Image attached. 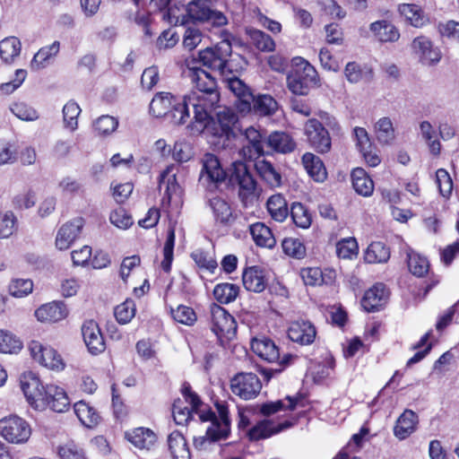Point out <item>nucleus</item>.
<instances>
[{"mask_svg": "<svg viewBox=\"0 0 459 459\" xmlns=\"http://www.w3.org/2000/svg\"><path fill=\"white\" fill-rule=\"evenodd\" d=\"M189 77L197 89V91L189 94V101L190 103H196L195 105L199 107V110H201L196 114L197 118L204 120L206 117V112L210 114L220 100V95L216 91V81L202 68L190 69Z\"/></svg>", "mask_w": 459, "mask_h": 459, "instance_id": "f257e3e1", "label": "nucleus"}, {"mask_svg": "<svg viewBox=\"0 0 459 459\" xmlns=\"http://www.w3.org/2000/svg\"><path fill=\"white\" fill-rule=\"evenodd\" d=\"M215 407L218 415L211 409L200 412L201 421H210L211 425L207 428L205 436L195 437L194 446L196 449H207V446L212 442L226 439L230 434V420L227 404L224 402L217 401Z\"/></svg>", "mask_w": 459, "mask_h": 459, "instance_id": "f03ea898", "label": "nucleus"}, {"mask_svg": "<svg viewBox=\"0 0 459 459\" xmlns=\"http://www.w3.org/2000/svg\"><path fill=\"white\" fill-rule=\"evenodd\" d=\"M152 1L155 2L159 8L167 6L170 2V0ZM212 1L191 0L186 5V14L193 21L205 23L208 28H221L227 25L228 19L222 12L210 7Z\"/></svg>", "mask_w": 459, "mask_h": 459, "instance_id": "7ed1b4c3", "label": "nucleus"}, {"mask_svg": "<svg viewBox=\"0 0 459 459\" xmlns=\"http://www.w3.org/2000/svg\"><path fill=\"white\" fill-rule=\"evenodd\" d=\"M317 83V73L303 57L292 59V68L287 75V87L294 95H307Z\"/></svg>", "mask_w": 459, "mask_h": 459, "instance_id": "20e7f679", "label": "nucleus"}, {"mask_svg": "<svg viewBox=\"0 0 459 459\" xmlns=\"http://www.w3.org/2000/svg\"><path fill=\"white\" fill-rule=\"evenodd\" d=\"M232 53L231 43L223 39L212 48H206L199 52L203 65L216 71L222 77L233 73L234 61L230 59Z\"/></svg>", "mask_w": 459, "mask_h": 459, "instance_id": "39448f33", "label": "nucleus"}, {"mask_svg": "<svg viewBox=\"0 0 459 459\" xmlns=\"http://www.w3.org/2000/svg\"><path fill=\"white\" fill-rule=\"evenodd\" d=\"M251 348L253 351L261 359L270 362H278L277 367L274 368H264L263 374L267 380L273 377L275 374H280L294 359V356L287 353L281 359L280 350L276 344L269 338H255L251 342Z\"/></svg>", "mask_w": 459, "mask_h": 459, "instance_id": "423d86ee", "label": "nucleus"}, {"mask_svg": "<svg viewBox=\"0 0 459 459\" xmlns=\"http://www.w3.org/2000/svg\"><path fill=\"white\" fill-rule=\"evenodd\" d=\"M229 179L232 186H238V196L245 206L252 205L259 196V189L247 165L241 161L233 162Z\"/></svg>", "mask_w": 459, "mask_h": 459, "instance_id": "0eeeda50", "label": "nucleus"}, {"mask_svg": "<svg viewBox=\"0 0 459 459\" xmlns=\"http://www.w3.org/2000/svg\"><path fill=\"white\" fill-rule=\"evenodd\" d=\"M189 100V95L177 97L169 110L168 121L175 126L186 124L190 117L189 108L191 107L194 111V117L193 122L188 125V127L193 134H201L210 122V114L206 112V117L204 120H199L196 114L200 108L195 105V103H190Z\"/></svg>", "mask_w": 459, "mask_h": 459, "instance_id": "6e6552de", "label": "nucleus"}, {"mask_svg": "<svg viewBox=\"0 0 459 459\" xmlns=\"http://www.w3.org/2000/svg\"><path fill=\"white\" fill-rule=\"evenodd\" d=\"M211 330L216 335L223 348H229L237 336V322L235 318L221 306L212 303L210 306Z\"/></svg>", "mask_w": 459, "mask_h": 459, "instance_id": "1a4fd4ad", "label": "nucleus"}, {"mask_svg": "<svg viewBox=\"0 0 459 459\" xmlns=\"http://www.w3.org/2000/svg\"><path fill=\"white\" fill-rule=\"evenodd\" d=\"M202 169L199 174V185L209 192H214L229 177L219 159L212 153H205L201 159Z\"/></svg>", "mask_w": 459, "mask_h": 459, "instance_id": "9d476101", "label": "nucleus"}, {"mask_svg": "<svg viewBox=\"0 0 459 459\" xmlns=\"http://www.w3.org/2000/svg\"><path fill=\"white\" fill-rule=\"evenodd\" d=\"M0 435L9 443L23 444L29 440L31 428L22 417L10 415L0 420Z\"/></svg>", "mask_w": 459, "mask_h": 459, "instance_id": "9b49d317", "label": "nucleus"}, {"mask_svg": "<svg viewBox=\"0 0 459 459\" xmlns=\"http://www.w3.org/2000/svg\"><path fill=\"white\" fill-rule=\"evenodd\" d=\"M305 135L310 147L316 152L328 153L332 148V139L328 130L320 120L316 118L308 119L304 127Z\"/></svg>", "mask_w": 459, "mask_h": 459, "instance_id": "f8f14e48", "label": "nucleus"}, {"mask_svg": "<svg viewBox=\"0 0 459 459\" xmlns=\"http://www.w3.org/2000/svg\"><path fill=\"white\" fill-rule=\"evenodd\" d=\"M232 393L243 400L255 398L262 388L259 377L254 373H239L230 380Z\"/></svg>", "mask_w": 459, "mask_h": 459, "instance_id": "ddd939ff", "label": "nucleus"}, {"mask_svg": "<svg viewBox=\"0 0 459 459\" xmlns=\"http://www.w3.org/2000/svg\"><path fill=\"white\" fill-rule=\"evenodd\" d=\"M70 405L69 398L62 387L55 385H47L42 396L39 398L36 410L43 411L49 407L56 412L65 411Z\"/></svg>", "mask_w": 459, "mask_h": 459, "instance_id": "4468645a", "label": "nucleus"}, {"mask_svg": "<svg viewBox=\"0 0 459 459\" xmlns=\"http://www.w3.org/2000/svg\"><path fill=\"white\" fill-rule=\"evenodd\" d=\"M238 117L233 111L227 109L217 114V120L214 121L210 115V122L205 127L211 134L220 139L229 141L235 137V127Z\"/></svg>", "mask_w": 459, "mask_h": 459, "instance_id": "2eb2a0df", "label": "nucleus"}, {"mask_svg": "<svg viewBox=\"0 0 459 459\" xmlns=\"http://www.w3.org/2000/svg\"><path fill=\"white\" fill-rule=\"evenodd\" d=\"M235 73L236 69L234 66L233 73L230 75H223L222 80L226 87L238 98V109L241 113H249L251 108L250 100H252L253 93L249 87Z\"/></svg>", "mask_w": 459, "mask_h": 459, "instance_id": "dca6fc26", "label": "nucleus"}, {"mask_svg": "<svg viewBox=\"0 0 459 459\" xmlns=\"http://www.w3.org/2000/svg\"><path fill=\"white\" fill-rule=\"evenodd\" d=\"M34 360L52 370H63L65 362L60 354L49 346H42L39 342H32L30 346Z\"/></svg>", "mask_w": 459, "mask_h": 459, "instance_id": "f3484780", "label": "nucleus"}, {"mask_svg": "<svg viewBox=\"0 0 459 459\" xmlns=\"http://www.w3.org/2000/svg\"><path fill=\"white\" fill-rule=\"evenodd\" d=\"M411 49L425 65H435L441 60L442 54L438 48L434 47L431 40L425 36H419L411 42Z\"/></svg>", "mask_w": 459, "mask_h": 459, "instance_id": "a211bd4d", "label": "nucleus"}, {"mask_svg": "<svg viewBox=\"0 0 459 459\" xmlns=\"http://www.w3.org/2000/svg\"><path fill=\"white\" fill-rule=\"evenodd\" d=\"M82 333L85 345L91 354L97 355L105 351L106 343L99 325L95 321L84 322L82 326Z\"/></svg>", "mask_w": 459, "mask_h": 459, "instance_id": "6ab92c4d", "label": "nucleus"}, {"mask_svg": "<svg viewBox=\"0 0 459 459\" xmlns=\"http://www.w3.org/2000/svg\"><path fill=\"white\" fill-rule=\"evenodd\" d=\"M82 227V218H75L62 225L56 238V247L59 250L68 249L80 236Z\"/></svg>", "mask_w": 459, "mask_h": 459, "instance_id": "aec40b11", "label": "nucleus"}, {"mask_svg": "<svg viewBox=\"0 0 459 459\" xmlns=\"http://www.w3.org/2000/svg\"><path fill=\"white\" fill-rule=\"evenodd\" d=\"M388 295L385 285L377 283L365 292L361 299V306L369 313L378 311L387 303Z\"/></svg>", "mask_w": 459, "mask_h": 459, "instance_id": "412c9836", "label": "nucleus"}, {"mask_svg": "<svg viewBox=\"0 0 459 459\" xmlns=\"http://www.w3.org/2000/svg\"><path fill=\"white\" fill-rule=\"evenodd\" d=\"M316 330L314 325L307 320H297L290 324L288 329V337L294 342L301 345H309L314 342Z\"/></svg>", "mask_w": 459, "mask_h": 459, "instance_id": "4be33fe9", "label": "nucleus"}, {"mask_svg": "<svg viewBox=\"0 0 459 459\" xmlns=\"http://www.w3.org/2000/svg\"><path fill=\"white\" fill-rule=\"evenodd\" d=\"M245 138L248 145L245 146L244 152H247L250 159L264 155L266 151V135L264 133L258 131L254 126L247 127L244 132ZM247 155V153H245Z\"/></svg>", "mask_w": 459, "mask_h": 459, "instance_id": "5701e85b", "label": "nucleus"}, {"mask_svg": "<svg viewBox=\"0 0 459 459\" xmlns=\"http://www.w3.org/2000/svg\"><path fill=\"white\" fill-rule=\"evenodd\" d=\"M68 316L66 306L61 301H53L40 306L35 311L37 319L43 323H56Z\"/></svg>", "mask_w": 459, "mask_h": 459, "instance_id": "b1692460", "label": "nucleus"}, {"mask_svg": "<svg viewBox=\"0 0 459 459\" xmlns=\"http://www.w3.org/2000/svg\"><path fill=\"white\" fill-rule=\"evenodd\" d=\"M174 166L168 167L160 176L159 188H164L163 201L170 203L173 198H179L181 195V186L177 181Z\"/></svg>", "mask_w": 459, "mask_h": 459, "instance_id": "393cba45", "label": "nucleus"}, {"mask_svg": "<svg viewBox=\"0 0 459 459\" xmlns=\"http://www.w3.org/2000/svg\"><path fill=\"white\" fill-rule=\"evenodd\" d=\"M21 387L28 403L36 409L38 400L45 389L39 378L32 372L26 373L21 379Z\"/></svg>", "mask_w": 459, "mask_h": 459, "instance_id": "a878e982", "label": "nucleus"}, {"mask_svg": "<svg viewBox=\"0 0 459 459\" xmlns=\"http://www.w3.org/2000/svg\"><path fill=\"white\" fill-rule=\"evenodd\" d=\"M374 37L382 43L396 42L400 38L399 30L387 20L374 22L369 26Z\"/></svg>", "mask_w": 459, "mask_h": 459, "instance_id": "bb28decb", "label": "nucleus"}, {"mask_svg": "<svg viewBox=\"0 0 459 459\" xmlns=\"http://www.w3.org/2000/svg\"><path fill=\"white\" fill-rule=\"evenodd\" d=\"M126 439L139 449L150 450L156 443L155 433L147 428H135L126 432Z\"/></svg>", "mask_w": 459, "mask_h": 459, "instance_id": "cd10ccee", "label": "nucleus"}, {"mask_svg": "<svg viewBox=\"0 0 459 459\" xmlns=\"http://www.w3.org/2000/svg\"><path fill=\"white\" fill-rule=\"evenodd\" d=\"M266 148L281 153H290L296 148L292 137L281 131H274L266 137Z\"/></svg>", "mask_w": 459, "mask_h": 459, "instance_id": "c85d7f7f", "label": "nucleus"}, {"mask_svg": "<svg viewBox=\"0 0 459 459\" xmlns=\"http://www.w3.org/2000/svg\"><path fill=\"white\" fill-rule=\"evenodd\" d=\"M59 51L60 42L58 40H55L52 44L42 47L34 55L30 62V68L35 71L46 68L54 61Z\"/></svg>", "mask_w": 459, "mask_h": 459, "instance_id": "c756f323", "label": "nucleus"}, {"mask_svg": "<svg viewBox=\"0 0 459 459\" xmlns=\"http://www.w3.org/2000/svg\"><path fill=\"white\" fill-rule=\"evenodd\" d=\"M242 281L247 290L256 293L264 290L267 285L264 271L258 266L246 269L242 274Z\"/></svg>", "mask_w": 459, "mask_h": 459, "instance_id": "7c9ffc66", "label": "nucleus"}, {"mask_svg": "<svg viewBox=\"0 0 459 459\" xmlns=\"http://www.w3.org/2000/svg\"><path fill=\"white\" fill-rule=\"evenodd\" d=\"M250 111L255 116L268 117L275 113L278 108L276 100L268 94L252 95L250 100Z\"/></svg>", "mask_w": 459, "mask_h": 459, "instance_id": "2f4dec72", "label": "nucleus"}, {"mask_svg": "<svg viewBox=\"0 0 459 459\" xmlns=\"http://www.w3.org/2000/svg\"><path fill=\"white\" fill-rule=\"evenodd\" d=\"M302 164L308 175L316 182H324L327 178V172L322 160L311 153L306 152L302 156Z\"/></svg>", "mask_w": 459, "mask_h": 459, "instance_id": "473e14b6", "label": "nucleus"}, {"mask_svg": "<svg viewBox=\"0 0 459 459\" xmlns=\"http://www.w3.org/2000/svg\"><path fill=\"white\" fill-rule=\"evenodd\" d=\"M177 96L169 92H159L150 103V113L156 117H165L168 120L169 110Z\"/></svg>", "mask_w": 459, "mask_h": 459, "instance_id": "72a5a7b5", "label": "nucleus"}, {"mask_svg": "<svg viewBox=\"0 0 459 459\" xmlns=\"http://www.w3.org/2000/svg\"><path fill=\"white\" fill-rule=\"evenodd\" d=\"M417 423V414L411 410H405L396 421L394 429V436L401 440L405 439L414 432Z\"/></svg>", "mask_w": 459, "mask_h": 459, "instance_id": "f704fd0d", "label": "nucleus"}, {"mask_svg": "<svg viewBox=\"0 0 459 459\" xmlns=\"http://www.w3.org/2000/svg\"><path fill=\"white\" fill-rule=\"evenodd\" d=\"M168 446L172 459H191V454L184 436L178 430L168 437Z\"/></svg>", "mask_w": 459, "mask_h": 459, "instance_id": "c9c22d12", "label": "nucleus"}, {"mask_svg": "<svg viewBox=\"0 0 459 459\" xmlns=\"http://www.w3.org/2000/svg\"><path fill=\"white\" fill-rule=\"evenodd\" d=\"M208 205L217 222L226 225L233 221L231 207L223 198L220 196L210 198Z\"/></svg>", "mask_w": 459, "mask_h": 459, "instance_id": "e433bc0d", "label": "nucleus"}, {"mask_svg": "<svg viewBox=\"0 0 459 459\" xmlns=\"http://www.w3.org/2000/svg\"><path fill=\"white\" fill-rule=\"evenodd\" d=\"M352 186L356 193L362 196H370L374 191L373 180L361 169H354L351 172Z\"/></svg>", "mask_w": 459, "mask_h": 459, "instance_id": "4c0bfd02", "label": "nucleus"}, {"mask_svg": "<svg viewBox=\"0 0 459 459\" xmlns=\"http://www.w3.org/2000/svg\"><path fill=\"white\" fill-rule=\"evenodd\" d=\"M250 233L257 246L273 248L276 244L271 229L262 222L252 224L250 226Z\"/></svg>", "mask_w": 459, "mask_h": 459, "instance_id": "58836bf2", "label": "nucleus"}, {"mask_svg": "<svg viewBox=\"0 0 459 459\" xmlns=\"http://www.w3.org/2000/svg\"><path fill=\"white\" fill-rule=\"evenodd\" d=\"M74 412L80 421L87 428L95 427L100 421V415L95 408L89 405L84 401H79L74 403Z\"/></svg>", "mask_w": 459, "mask_h": 459, "instance_id": "ea45409f", "label": "nucleus"}, {"mask_svg": "<svg viewBox=\"0 0 459 459\" xmlns=\"http://www.w3.org/2000/svg\"><path fill=\"white\" fill-rule=\"evenodd\" d=\"M255 169L270 187H278L281 185V176L271 162L259 160L255 163Z\"/></svg>", "mask_w": 459, "mask_h": 459, "instance_id": "a19ab883", "label": "nucleus"}, {"mask_svg": "<svg viewBox=\"0 0 459 459\" xmlns=\"http://www.w3.org/2000/svg\"><path fill=\"white\" fill-rule=\"evenodd\" d=\"M266 206L271 217L276 221L281 222L289 215L287 202L281 194L272 195Z\"/></svg>", "mask_w": 459, "mask_h": 459, "instance_id": "79ce46f5", "label": "nucleus"}, {"mask_svg": "<svg viewBox=\"0 0 459 459\" xmlns=\"http://www.w3.org/2000/svg\"><path fill=\"white\" fill-rule=\"evenodd\" d=\"M390 257L389 248L380 241L372 242L365 253V261L368 264L385 263Z\"/></svg>", "mask_w": 459, "mask_h": 459, "instance_id": "37998d69", "label": "nucleus"}, {"mask_svg": "<svg viewBox=\"0 0 459 459\" xmlns=\"http://www.w3.org/2000/svg\"><path fill=\"white\" fill-rule=\"evenodd\" d=\"M22 44L18 38L8 37L0 41V56L4 63H11L21 53Z\"/></svg>", "mask_w": 459, "mask_h": 459, "instance_id": "c03bdc74", "label": "nucleus"}, {"mask_svg": "<svg viewBox=\"0 0 459 459\" xmlns=\"http://www.w3.org/2000/svg\"><path fill=\"white\" fill-rule=\"evenodd\" d=\"M398 10L413 27L420 28L427 22L420 7L416 4H403L399 5Z\"/></svg>", "mask_w": 459, "mask_h": 459, "instance_id": "a18cd8bd", "label": "nucleus"}, {"mask_svg": "<svg viewBox=\"0 0 459 459\" xmlns=\"http://www.w3.org/2000/svg\"><path fill=\"white\" fill-rule=\"evenodd\" d=\"M239 292V287L233 283H219L214 287L213 296L221 304L234 301Z\"/></svg>", "mask_w": 459, "mask_h": 459, "instance_id": "49530a36", "label": "nucleus"}, {"mask_svg": "<svg viewBox=\"0 0 459 459\" xmlns=\"http://www.w3.org/2000/svg\"><path fill=\"white\" fill-rule=\"evenodd\" d=\"M289 213L297 227L302 229H307L310 227L312 223L311 214L301 203H293Z\"/></svg>", "mask_w": 459, "mask_h": 459, "instance_id": "de8ad7c7", "label": "nucleus"}, {"mask_svg": "<svg viewBox=\"0 0 459 459\" xmlns=\"http://www.w3.org/2000/svg\"><path fill=\"white\" fill-rule=\"evenodd\" d=\"M18 219L13 211L0 212V238H8L18 230Z\"/></svg>", "mask_w": 459, "mask_h": 459, "instance_id": "09e8293b", "label": "nucleus"}, {"mask_svg": "<svg viewBox=\"0 0 459 459\" xmlns=\"http://www.w3.org/2000/svg\"><path fill=\"white\" fill-rule=\"evenodd\" d=\"M286 400L288 404H285L281 400L264 403L261 405L260 411L262 414L269 416L283 409L293 411L300 402V397L287 396Z\"/></svg>", "mask_w": 459, "mask_h": 459, "instance_id": "8fccbe9b", "label": "nucleus"}, {"mask_svg": "<svg viewBox=\"0 0 459 459\" xmlns=\"http://www.w3.org/2000/svg\"><path fill=\"white\" fill-rule=\"evenodd\" d=\"M377 140L380 143L389 144L394 139V128L389 117H381L375 126Z\"/></svg>", "mask_w": 459, "mask_h": 459, "instance_id": "3c124183", "label": "nucleus"}, {"mask_svg": "<svg viewBox=\"0 0 459 459\" xmlns=\"http://www.w3.org/2000/svg\"><path fill=\"white\" fill-rule=\"evenodd\" d=\"M247 32L256 48L264 52L274 50L275 43L270 35L256 29H250Z\"/></svg>", "mask_w": 459, "mask_h": 459, "instance_id": "603ef678", "label": "nucleus"}, {"mask_svg": "<svg viewBox=\"0 0 459 459\" xmlns=\"http://www.w3.org/2000/svg\"><path fill=\"white\" fill-rule=\"evenodd\" d=\"M81 113L79 105L70 100L63 108V118L65 126L71 131H75L78 127L77 118Z\"/></svg>", "mask_w": 459, "mask_h": 459, "instance_id": "864d4df0", "label": "nucleus"}, {"mask_svg": "<svg viewBox=\"0 0 459 459\" xmlns=\"http://www.w3.org/2000/svg\"><path fill=\"white\" fill-rule=\"evenodd\" d=\"M283 252L296 259H301L306 255V247L302 241L296 238H286L281 243Z\"/></svg>", "mask_w": 459, "mask_h": 459, "instance_id": "5fc2aeb1", "label": "nucleus"}, {"mask_svg": "<svg viewBox=\"0 0 459 459\" xmlns=\"http://www.w3.org/2000/svg\"><path fill=\"white\" fill-rule=\"evenodd\" d=\"M205 411L204 410H201L200 407H198L197 411H194L192 408L189 409L186 406H182V402L180 400L176 401L173 403L172 407V414L173 419L176 424L178 425H185L188 422V420L192 417V413H196L200 417V412Z\"/></svg>", "mask_w": 459, "mask_h": 459, "instance_id": "6e6d98bb", "label": "nucleus"}, {"mask_svg": "<svg viewBox=\"0 0 459 459\" xmlns=\"http://www.w3.org/2000/svg\"><path fill=\"white\" fill-rule=\"evenodd\" d=\"M175 229L174 227H169L168 230L167 239L163 248V255L164 258L160 264L162 270L166 273H169L171 269V264L173 261V250L175 245Z\"/></svg>", "mask_w": 459, "mask_h": 459, "instance_id": "4d7b16f0", "label": "nucleus"}, {"mask_svg": "<svg viewBox=\"0 0 459 459\" xmlns=\"http://www.w3.org/2000/svg\"><path fill=\"white\" fill-rule=\"evenodd\" d=\"M135 304L133 299H126L115 307L114 315L119 324L129 323L135 315Z\"/></svg>", "mask_w": 459, "mask_h": 459, "instance_id": "13d9d810", "label": "nucleus"}, {"mask_svg": "<svg viewBox=\"0 0 459 459\" xmlns=\"http://www.w3.org/2000/svg\"><path fill=\"white\" fill-rule=\"evenodd\" d=\"M281 429H274L269 420H262L248 430L250 440L267 438L273 434L278 433Z\"/></svg>", "mask_w": 459, "mask_h": 459, "instance_id": "bf43d9fd", "label": "nucleus"}, {"mask_svg": "<svg viewBox=\"0 0 459 459\" xmlns=\"http://www.w3.org/2000/svg\"><path fill=\"white\" fill-rule=\"evenodd\" d=\"M33 290V282L30 279L15 278L9 284L10 294L16 298H22Z\"/></svg>", "mask_w": 459, "mask_h": 459, "instance_id": "052dcab7", "label": "nucleus"}, {"mask_svg": "<svg viewBox=\"0 0 459 459\" xmlns=\"http://www.w3.org/2000/svg\"><path fill=\"white\" fill-rule=\"evenodd\" d=\"M22 348V342L7 331L0 330V352L13 353Z\"/></svg>", "mask_w": 459, "mask_h": 459, "instance_id": "680f3d73", "label": "nucleus"}, {"mask_svg": "<svg viewBox=\"0 0 459 459\" xmlns=\"http://www.w3.org/2000/svg\"><path fill=\"white\" fill-rule=\"evenodd\" d=\"M170 313L174 320L186 325H192L196 321L195 312L187 306L179 305L175 309L171 307Z\"/></svg>", "mask_w": 459, "mask_h": 459, "instance_id": "e2e57ef3", "label": "nucleus"}, {"mask_svg": "<svg viewBox=\"0 0 459 459\" xmlns=\"http://www.w3.org/2000/svg\"><path fill=\"white\" fill-rule=\"evenodd\" d=\"M191 257L201 269L213 273L218 264L216 260L208 253L202 249H196L191 254Z\"/></svg>", "mask_w": 459, "mask_h": 459, "instance_id": "0e129e2a", "label": "nucleus"}, {"mask_svg": "<svg viewBox=\"0 0 459 459\" xmlns=\"http://www.w3.org/2000/svg\"><path fill=\"white\" fill-rule=\"evenodd\" d=\"M12 113L23 121H35L39 118L37 110L24 102L13 103L11 106Z\"/></svg>", "mask_w": 459, "mask_h": 459, "instance_id": "69168bd1", "label": "nucleus"}, {"mask_svg": "<svg viewBox=\"0 0 459 459\" xmlns=\"http://www.w3.org/2000/svg\"><path fill=\"white\" fill-rule=\"evenodd\" d=\"M408 267L412 274L422 277L429 271V262L425 257L418 254L409 253Z\"/></svg>", "mask_w": 459, "mask_h": 459, "instance_id": "338daca9", "label": "nucleus"}, {"mask_svg": "<svg viewBox=\"0 0 459 459\" xmlns=\"http://www.w3.org/2000/svg\"><path fill=\"white\" fill-rule=\"evenodd\" d=\"M118 126V121L110 116H101L94 122V128L100 134H109Z\"/></svg>", "mask_w": 459, "mask_h": 459, "instance_id": "774afa93", "label": "nucleus"}]
</instances>
